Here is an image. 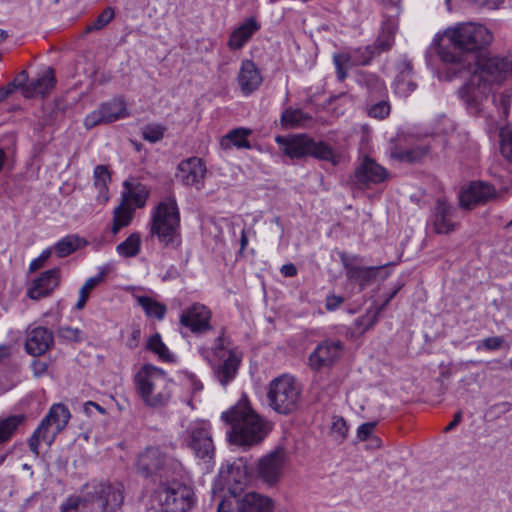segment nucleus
<instances>
[{
    "instance_id": "1",
    "label": "nucleus",
    "mask_w": 512,
    "mask_h": 512,
    "mask_svg": "<svg viewBox=\"0 0 512 512\" xmlns=\"http://www.w3.org/2000/svg\"><path fill=\"white\" fill-rule=\"evenodd\" d=\"M442 41L438 44L437 53L447 65V72L451 77L474 72L491 87L512 75V54L500 57L480 53V50L493 41L492 32L482 24H458L447 30Z\"/></svg>"
},
{
    "instance_id": "2",
    "label": "nucleus",
    "mask_w": 512,
    "mask_h": 512,
    "mask_svg": "<svg viewBox=\"0 0 512 512\" xmlns=\"http://www.w3.org/2000/svg\"><path fill=\"white\" fill-rule=\"evenodd\" d=\"M124 500L120 483L92 482L80 496L69 497L60 507L61 512H105L119 508Z\"/></svg>"
},
{
    "instance_id": "3",
    "label": "nucleus",
    "mask_w": 512,
    "mask_h": 512,
    "mask_svg": "<svg viewBox=\"0 0 512 512\" xmlns=\"http://www.w3.org/2000/svg\"><path fill=\"white\" fill-rule=\"evenodd\" d=\"M221 418L231 425L230 441L240 446L258 444L268 433L266 423L246 401H240L223 412Z\"/></svg>"
},
{
    "instance_id": "4",
    "label": "nucleus",
    "mask_w": 512,
    "mask_h": 512,
    "mask_svg": "<svg viewBox=\"0 0 512 512\" xmlns=\"http://www.w3.org/2000/svg\"><path fill=\"white\" fill-rule=\"evenodd\" d=\"M150 235L164 247L176 249L180 246V213L175 198L168 197L154 208Z\"/></svg>"
},
{
    "instance_id": "5",
    "label": "nucleus",
    "mask_w": 512,
    "mask_h": 512,
    "mask_svg": "<svg viewBox=\"0 0 512 512\" xmlns=\"http://www.w3.org/2000/svg\"><path fill=\"white\" fill-rule=\"evenodd\" d=\"M137 392L149 407L165 406L172 395V381L163 370L147 364L135 376Z\"/></svg>"
},
{
    "instance_id": "6",
    "label": "nucleus",
    "mask_w": 512,
    "mask_h": 512,
    "mask_svg": "<svg viewBox=\"0 0 512 512\" xmlns=\"http://www.w3.org/2000/svg\"><path fill=\"white\" fill-rule=\"evenodd\" d=\"M384 6L381 32L373 45L354 50V65H367L382 52L391 49L398 28L397 17L401 9L400 0H382Z\"/></svg>"
},
{
    "instance_id": "7",
    "label": "nucleus",
    "mask_w": 512,
    "mask_h": 512,
    "mask_svg": "<svg viewBox=\"0 0 512 512\" xmlns=\"http://www.w3.org/2000/svg\"><path fill=\"white\" fill-rule=\"evenodd\" d=\"M199 352L211 365L214 377L222 386L225 387L236 377L242 354L237 349L228 348L222 336L216 339L212 350L200 348Z\"/></svg>"
},
{
    "instance_id": "8",
    "label": "nucleus",
    "mask_w": 512,
    "mask_h": 512,
    "mask_svg": "<svg viewBox=\"0 0 512 512\" xmlns=\"http://www.w3.org/2000/svg\"><path fill=\"white\" fill-rule=\"evenodd\" d=\"M354 80L363 90L364 110L367 115L377 120L387 118L391 112V106L387 100L385 83L377 75L364 71L354 73Z\"/></svg>"
},
{
    "instance_id": "9",
    "label": "nucleus",
    "mask_w": 512,
    "mask_h": 512,
    "mask_svg": "<svg viewBox=\"0 0 512 512\" xmlns=\"http://www.w3.org/2000/svg\"><path fill=\"white\" fill-rule=\"evenodd\" d=\"M301 394L302 386L298 380L294 376L283 374L270 382L268 404L275 412L287 415L298 408Z\"/></svg>"
},
{
    "instance_id": "10",
    "label": "nucleus",
    "mask_w": 512,
    "mask_h": 512,
    "mask_svg": "<svg viewBox=\"0 0 512 512\" xmlns=\"http://www.w3.org/2000/svg\"><path fill=\"white\" fill-rule=\"evenodd\" d=\"M276 142L282 147L285 155L290 158H302L312 156L323 161H331L336 164V156L333 149L323 141L316 142L307 134H297L290 137L277 136Z\"/></svg>"
},
{
    "instance_id": "11",
    "label": "nucleus",
    "mask_w": 512,
    "mask_h": 512,
    "mask_svg": "<svg viewBox=\"0 0 512 512\" xmlns=\"http://www.w3.org/2000/svg\"><path fill=\"white\" fill-rule=\"evenodd\" d=\"M70 416V412L64 404L57 403L52 405L29 439L30 450L38 455L41 442L51 446L56 435L67 425Z\"/></svg>"
},
{
    "instance_id": "12",
    "label": "nucleus",
    "mask_w": 512,
    "mask_h": 512,
    "mask_svg": "<svg viewBox=\"0 0 512 512\" xmlns=\"http://www.w3.org/2000/svg\"><path fill=\"white\" fill-rule=\"evenodd\" d=\"M273 500L257 492H247L243 496H225L218 504L217 512H272Z\"/></svg>"
},
{
    "instance_id": "13",
    "label": "nucleus",
    "mask_w": 512,
    "mask_h": 512,
    "mask_svg": "<svg viewBox=\"0 0 512 512\" xmlns=\"http://www.w3.org/2000/svg\"><path fill=\"white\" fill-rule=\"evenodd\" d=\"M192 496L191 488L179 482L162 484L157 490L163 512H187L192 506Z\"/></svg>"
},
{
    "instance_id": "14",
    "label": "nucleus",
    "mask_w": 512,
    "mask_h": 512,
    "mask_svg": "<svg viewBox=\"0 0 512 512\" xmlns=\"http://www.w3.org/2000/svg\"><path fill=\"white\" fill-rule=\"evenodd\" d=\"M468 81L459 89V96L465 103L471 114H480L485 107L491 93V87L488 82L482 80L479 74L470 72Z\"/></svg>"
},
{
    "instance_id": "15",
    "label": "nucleus",
    "mask_w": 512,
    "mask_h": 512,
    "mask_svg": "<svg viewBox=\"0 0 512 512\" xmlns=\"http://www.w3.org/2000/svg\"><path fill=\"white\" fill-rule=\"evenodd\" d=\"M184 439L188 447L202 459H210L214 454V445L209 425L204 421H194L185 431Z\"/></svg>"
},
{
    "instance_id": "16",
    "label": "nucleus",
    "mask_w": 512,
    "mask_h": 512,
    "mask_svg": "<svg viewBox=\"0 0 512 512\" xmlns=\"http://www.w3.org/2000/svg\"><path fill=\"white\" fill-rule=\"evenodd\" d=\"M128 116L129 112L124 99L113 98L90 112L84 119V125L87 129H92L97 125L112 123Z\"/></svg>"
},
{
    "instance_id": "17",
    "label": "nucleus",
    "mask_w": 512,
    "mask_h": 512,
    "mask_svg": "<svg viewBox=\"0 0 512 512\" xmlns=\"http://www.w3.org/2000/svg\"><path fill=\"white\" fill-rule=\"evenodd\" d=\"M343 343L340 340L320 342L308 357V366L313 371L332 367L343 355Z\"/></svg>"
},
{
    "instance_id": "18",
    "label": "nucleus",
    "mask_w": 512,
    "mask_h": 512,
    "mask_svg": "<svg viewBox=\"0 0 512 512\" xmlns=\"http://www.w3.org/2000/svg\"><path fill=\"white\" fill-rule=\"evenodd\" d=\"M247 482L248 477L243 466L227 463L220 468L214 486L215 490H226L229 496H237Z\"/></svg>"
},
{
    "instance_id": "19",
    "label": "nucleus",
    "mask_w": 512,
    "mask_h": 512,
    "mask_svg": "<svg viewBox=\"0 0 512 512\" xmlns=\"http://www.w3.org/2000/svg\"><path fill=\"white\" fill-rule=\"evenodd\" d=\"M499 197L495 187L487 182H471L463 189L459 196L460 206L465 209H473L477 205L486 204Z\"/></svg>"
},
{
    "instance_id": "20",
    "label": "nucleus",
    "mask_w": 512,
    "mask_h": 512,
    "mask_svg": "<svg viewBox=\"0 0 512 512\" xmlns=\"http://www.w3.org/2000/svg\"><path fill=\"white\" fill-rule=\"evenodd\" d=\"M359 165L354 170V185L369 187L384 182L388 177L387 170L378 164L371 155L360 156Z\"/></svg>"
},
{
    "instance_id": "21",
    "label": "nucleus",
    "mask_w": 512,
    "mask_h": 512,
    "mask_svg": "<svg viewBox=\"0 0 512 512\" xmlns=\"http://www.w3.org/2000/svg\"><path fill=\"white\" fill-rule=\"evenodd\" d=\"M206 167L202 159L190 157L179 163L176 178L184 186H193L200 189L203 185Z\"/></svg>"
},
{
    "instance_id": "22",
    "label": "nucleus",
    "mask_w": 512,
    "mask_h": 512,
    "mask_svg": "<svg viewBox=\"0 0 512 512\" xmlns=\"http://www.w3.org/2000/svg\"><path fill=\"white\" fill-rule=\"evenodd\" d=\"M286 461V452L283 448H277L259 462L258 473L260 478L272 485L282 475V469Z\"/></svg>"
},
{
    "instance_id": "23",
    "label": "nucleus",
    "mask_w": 512,
    "mask_h": 512,
    "mask_svg": "<svg viewBox=\"0 0 512 512\" xmlns=\"http://www.w3.org/2000/svg\"><path fill=\"white\" fill-rule=\"evenodd\" d=\"M171 459L158 447L147 448L138 457L137 469L144 476L160 473Z\"/></svg>"
},
{
    "instance_id": "24",
    "label": "nucleus",
    "mask_w": 512,
    "mask_h": 512,
    "mask_svg": "<svg viewBox=\"0 0 512 512\" xmlns=\"http://www.w3.org/2000/svg\"><path fill=\"white\" fill-rule=\"evenodd\" d=\"M456 208L445 199H437L431 216L434 231L438 234H448L456 229L454 216Z\"/></svg>"
},
{
    "instance_id": "25",
    "label": "nucleus",
    "mask_w": 512,
    "mask_h": 512,
    "mask_svg": "<svg viewBox=\"0 0 512 512\" xmlns=\"http://www.w3.org/2000/svg\"><path fill=\"white\" fill-rule=\"evenodd\" d=\"M210 311L202 304L195 303L183 310L180 316V324L193 333H201L210 328Z\"/></svg>"
},
{
    "instance_id": "26",
    "label": "nucleus",
    "mask_w": 512,
    "mask_h": 512,
    "mask_svg": "<svg viewBox=\"0 0 512 512\" xmlns=\"http://www.w3.org/2000/svg\"><path fill=\"white\" fill-rule=\"evenodd\" d=\"M389 265H391L389 263ZM388 264L379 266L362 267L354 263V286L358 285L360 290L372 288L374 290L380 281L385 280L389 271L386 269Z\"/></svg>"
},
{
    "instance_id": "27",
    "label": "nucleus",
    "mask_w": 512,
    "mask_h": 512,
    "mask_svg": "<svg viewBox=\"0 0 512 512\" xmlns=\"http://www.w3.org/2000/svg\"><path fill=\"white\" fill-rule=\"evenodd\" d=\"M53 332L46 327L29 328L25 343L26 351L33 356L44 354L53 344Z\"/></svg>"
},
{
    "instance_id": "28",
    "label": "nucleus",
    "mask_w": 512,
    "mask_h": 512,
    "mask_svg": "<svg viewBox=\"0 0 512 512\" xmlns=\"http://www.w3.org/2000/svg\"><path fill=\"white\" fill-rule=\"evenodd\" d=\"M263 78L255 63L252 60H243L237 76V82L244 96L256 91Z\"/></svg>"
},
{
    "instance_id": "29",
    "label": "nucleus",
    "mask_w": 512,
    "mask_h": 512,
    "mask_svg": "<svg viewBox=\"0 0 512 512\" xmlns=\"http://www.w3.org/2000/svg\"><path fill=\"white\" fill-rule=\"evenodd\" d=\"M397 70L398 74L393 82L394 93L400 97H408L417 88L413 80L412 64L407 58H403L398 63Z\"/></svg>"
},
{
    "instance_id": "30",
    "label": "nucleus",
    "mask_w": 512,
    "mask_h": 512,
    "mask_svg": "<svg viewBox=\"0 0 512 512\" xmlns=\"http://www.w3.org/2000/svg\"><path fill=\"white\" fill-rule=\"evenodd\" d=\"M59 283V270L53 268L45 271L34 281V285L29 289L28 295L31 299L39 300L48 296Z\"/></svg>"
},
{
    "instance_id": "31",
    "label": "nucleus",
    "mask_w": 512,
    "mask_h": 512,
    "mask_svg": "<svg viewBox=\"0 0 512 512\" xmlns=\"http://www.w3.org/2000/svg\"><path fill=\"white\" fill-rule=\"evenodd\" d=\"M56 79L51 68L45 69L42 73L32 79L25 87V96H45L54 88Z\"/></svg>"
},
{
    "instance_id": "32",
    "label": "nucleus",
    "mask_w": 512,
    "mask_h": 512,
    "mask_svg": "<svg viewBox=\"0 0 512 512\" xmlns=\"http://www.w3.org/2000/svg\"><path fill=\"white\" fill-rule=\"evenodd\" d=\"M430 152V146L421 144L410 149H403L398 145L390 148V157L402 163H415L422 160Z\"/></svg>"
},
{
    "instance_id": "33",
    "label": "nucleus",
    "mask_w": 512,
    "mask_h": 512,
    "mask_svg": "<svg viewBox=\"0 0 512 512\" xmlns=\"http://www.w3.org/2000/svg\"><path fill=\"white\" fill-rule=\"evenodd\" d=\"M259 28L260 26L255 19H247L231 33L228 41V47L231 50L242 48Z\"/></svg>"
},
{
    "instance_id": "34",
    "label": "nucleus",
    "mask_w": 512,
    "mask_h": 512,
    "mask_svg": "<svg viewBox=\"0 0 512 512\" xmlns=\"http://www.w3.org/2000/svg\"><path fill=\"white\" fill-rule=\"evenodd\" d=\"M126 191L123 192V203L128 206H134L141 208L145 205L146 200L149 196V189L146 185L137 183L135 185L130 184L128 181L124 182Z\"/></svg>"
},
{
    "instance_id": "35",
    "label": "nucleus",
    "mask_w": 512,
    "mask_h": 512,
    "mask_svg": "<svg viewBox=\"0 0 512 512\" xmlns=\"http://www.w3.org/2000/svg\"><path fill=\"white\" fill-rule=\"evenodd\" d=\"M377 421L363 423L357 428V440L364 442V448L375 450L380 448L381 439L376 435Z\"/></svg>"
},
{
    "instance_id": "36",
    "label": "nucleus",
    "mask_w": 512,
    "mask_h": 512,
    "mask_svg": "<svg viewBox=\"0 0 512 512\" xmlns=\"http://www.w3.org/2000/svg\"><path fill=\"white\" fill-rule=\"evenodd\" d=\"M111 180L110 173L106 166L98 165L94 169V186L98 190L97 200L100 203H106L108 196V183Z\"/></svg>"
},
{
    "instance_id": "37",
    "label": "nucleus",
    "mask_w": 512,
    "mask_h": 512,
    "mask_svg": "<svg viewBox=\"0 0 512 512\" xmlns=\"http://www.w3.org/2000/svg\"><path fill=\"white\" fill-rule=\"evenodd\" d=\"M312 117L301 109L287 108L281 115V123L286 128L306 127Z\"/></svg>"
},
{
    "instance_id": "38",
    "label": "nucleus",
    "mask_w": 512,
    "mask_h": 512,
    "mask_svg": "<svg viewBox=\"0 0 512 512\" xmlns=\"http://www.w3.org/2000/svg\"><path fill=\"white\" fill-rule=\"evenodd\" d=\"M85 244L79 236L71 234L60 239L54 246V251L59 258L66 257Z\"/></svg>"
},
{
    "instance_id": "39",
    "label": "nucleus",
    "mask_w": 512,
    "mask_h": 512,
    "mask_svg": "<svg viewBox=\"0 0 512 512\" xmlns=\"http://www.w3.org/2000/svg\"><path fill=\"white\" fill-rule=\"evenodd\" d=\"M138 305L145 311L148 317L162 320L166 314V306L149 296H136Z\"/></svg>"
},
{
    "instance_id": "40",
    "label": "nucleus",
    "mask_w": 512,
    "mask_h": 512,
    "mask_svg": "<svg viewBox=\"0 0 512 512\" xmlns=\"http://www.w3.org/2000/svg\"><path fill=\"white\" fill-rule=\"evenodd\" d=\"M250 134V131L244 128L234 129L229 132L225 137L221 140V146L224 149H229L232 146L237 148H249V142L247 140V136Z\"/></svg>"
},
{
    "instance_id": "41",
    "label": "nucleus",
    "mask_w": 512,
    "mask_h": 512,
    "mask_svg": "<svg viewBox=\"0 0 512 512\" xmlns=\"http://www.w3.org/2000/svg\"><path fill=\"white\" fill-rule=\"evenodd\" d=\"M133 217V209L121 203L114 211L112 233L116 235L122 228L128 226Z\"/></svg>"
},
{
    "instance_id": "42",
    "label": "nucleus",
    "mask_w": 512,
    "mask_h": 512,
    "mask_svg": "<svg viewBox=\"0 0 512 512\" xmlns=\"http://www.w3.org/2000/svg\"><path fill=\"white\" fill-rule=\"evenodd\" d=\"M141 237L139 233H132L126 240L117 245L116 251L123 257H135L140 252Z\"/></svg>"
},
{
    "instance_id": "43",
    "label": "nucleus",
    "mask_w": 512,
    "mask_h": 512,
    "mask_svg": "<svg viewBox=\"0 0 512 512\" xmlns=\"http://www.w3.org/2000/svg\"><path fill=\"white\" fill-rule=\"evenodd\" d=\"M146 348L156 354L162 361L172 362L174 360L173 354L170 353L168 347L163 343L159 333H155L148 339Z\"/></svg>"
},
{
    "instance_id": "44",
    "label": "nucleus",
    "mask_w": 512,
    "mask_h": 512,
    "mask_svg": "<svg viewBox=\"0 0 512 512\" xmlns=\"http://www.w3.org/2000/svg\"><path fill=\"white\" fill-rule=\"evenodd\" d=\"M379 314V309L374 304H371L367 309L364 315L357 318L354 323V334H362L368 329H370L376 322L377 316Z\"/></svg>"
},
{
    "instance_id": "45",
    "label": "nucleus",
    "mask_w": 512,
    "mask_h": 512,
    "mask_svg": "<svg viewBox=\"0 0 512 512\" xmlns=\"http://www.w3.org/2000/svg\"><path fill=\"white\" fill-rule=\"evenodd\" d=\"M23 421L22 415H13L0 420V443L8 440Z\"/></svg>"
},
{
    "instance_id": "46",
    "label": "nucleus",
    "mask_w": 512,
    "mask_h": 512,
    "mask_svg": "<svg viewBox=\"0 0 512 512\" xmlns=\"http://www.w3.org/2000/svg\"><path fill=\"white\" fill-rule=\"evenodd\" d=\"M103 280V275L100 274L95 277H90L84 283V285L79 290L78 301L75 304V308L77 310H81L86 305V302L89 298L90 292Z\"/></svg>"
},
{
    "instance_id": "47",
    "label": "nucleus",
    "mask_w": 512,
    "mask_h": 512,
    "mask_svg": "<svg viewBox=\"0 0 512 512\" xmlns=\"http://www.w3.org/2000/svg\"><path fill=\"white\" fill-rule=\"evenodd\" d=\"M358 133L360 135L358 157L365 156V154L371 155L373 152V148L371 145V128L369 127V125L363 124L360 126Z\"/></svg>"
},
{
    "instance_id": "48",
    "label": "nucleus",
    "mask_w": 512,
    "mask_h": 512,
    "mask_svg": "<svg viewBox=\"0 0 512 512\" xmlns=\"http://www.w3.org/2000/svg\"><path fill=\"white\" fill-rule=\"evenodd\" d=\"M348 431H349V427H348L346 421L342 417H339V416L333 417L330 433H331V436L336 441H339V442L343 441L346 438Z\"/></svg>"
},
{
    "instance_id": "49",
    "label": "nucleus",
    "mask_w": 512,
    "mask_h": 512,
    "mask_svg": "<svg viewBox=\"0 0 512 512\" xmlns=\"http://www.w3.org/2000/svg\"><path fill=\"white\" fill-rule=\"evenodd\" d=\"M165 128L159 124H148L142 128V137L151 143L160 141L164 136Z\"/></svg>"
},
{
    "instance_id": "50",
    "label": "nucleus",
    "mask_w": 512,
    "mask_h": 512,
    "mask_svg": "<svg viewBox=\"0 0 512 512\" xmlns=\"http://www.w3.org/2000/svg\"><path fill=\"white\" fill-rule=\"evenodd\" d=\"M114 18L112 8L104 9L101 14L87 27V31L100 30L105 27Z\"/></svg>"
},
{
    "instance_id": "51",
    "label": "nucleus",
    "mask_w": 512,
    "mask_h": 512,
    "mask_svg": "<svg viewBox=\"0 0 512 512\" xmlns=\"http://www.w3.org/2000/svg\"><path fill=\"white\" fill-rule=\"evenodd\" d=\"M500 150L504 158L512 163V132L501 131Z\"/></svg>"
},
{
    "instance_id": "52",
    "label": "nucleus",
    "mask_w": 512,
    "mask_h": 512,
    "mask_svg": "<svg viewBox=\"0 0 512 512\" xmlns=\"http://www.w3.org/2000/svg\"><path fill=\"white\" fill-rule=\"evenodd\" d=\"M181 383L184 387L190 389L193 394L203 389L202 382L194 374L189 372L183 373Z\"/></svg>"
},
{
    "instance_id": "53",
    "label": "nucleus",
    "mask_w": 512,
    "mask_h": 512,
    "mask_svg": "<svg viewBox=\"0 0 512 512\" xmlns=\"http://www.w3.org/2000/svg\"><path fill=\"white\" fill-rule=\"evenodd\" d=\"M505 343V339L502 336L488 337L483 339L478 345L477 350L485 349L488 351L499 350Z\"/></svg>"
},
{
    "instance_id": "54",
    "label": "nucleus",
    "mask_w": 512,
    "mask_h": 512,
    "mask_svg": "<svg viewBox=\"0 0 512 512\" xmlns=\"http://www.w3.org/2000/svg\"><path fill=\"white\" fill-rule=\"evenodd\" d=\"M58 334L61 338L69 341H81L82 340V331L78 328H72L69 326L60 327L58 330Z\"/></svg>"
},
{
    "instance_id": "55",
    "label": "nucleus",
    "mask_w": 512,
    "mask_h": 512,
    "mask_svg": "<svg viewBox=\"0 0 512 512\" xmlns=\"http://www.w3.org/2000/svg\"><path fill=\"white\" fill-rule=\"evenodd\" d=\"M51 254H52L51 248H47L44 251H42V253L39 255L38 258L31 261L30 266H29L30 271H36V270L40 269L44 265L46 260L51 256Z\"/></svg>"
},
{
    "instance_id": "56",
    "label": "nucleus",
    "mask_w": 512,
    "mask_h": 512,
    "mask_svg": "<svg viewBox=\"0 0 512 512\" xmlns=\"http://www.w3.org/2000/svg\"><path fill=\"white\" fill-rule=\"evenodd\" d=\"M348 60V58L345 55L336 54L334 55V63L336 66V73L339 80H343L347 73L344 69V63Z\"/></svg>"
},
{
    "instance_id": "57",
    "label": "nucleus",
    "mask_w": 512,
    "mask_h": 512,
    "mask_svg": "<svg viewBox=\"0 0 512 512\" xmlns=\"http://www.w3.org/2000/svg\"><path fill=\"white\" fill-rule=\"evenodd\" d=\"M31 368L35 377H41L47 372L48 364L41 360H33Z\"/></svg>"
},
{
    "instance_id": "58",
    "label": "nucleus",
    "mask_w": 512,
    "mask_h": 512,
    "mask_svg": "<svg viewBox=\"0 0 512 512\" xmlns=\"http://www.w3.org/2000/svg\"><path fill=\"white\" fill-rule=\"evenodd\" d=\"M343 302V298L336 295H331L326 298V309L329 311H334L340 307Z\"/></svg>"
},
{
    "instance_id": "59",
    "label": "nucleus",
    "mask_w": 512,
    "mask_h": 512,
    "mask_svg": "<svg viewBox=\"0 0 512 512\" xmlns=\"http://www.w3.org/2000/svg\"><path fill=\"white\" fill-rule=\"evenodd\" d=\"M27 81H28L27 72L21 71L11 84L14 88H16V87L22 88L23 92L25 93V87L28 84Z\"/></svg>"
},
{
    "instance_id": "60",
    "label": "nucleus",
    "mask_w": 512,
    "mask_h": 512,
    "mask_svg": "<svg viewBox=\"0 0 512 512\" xmlns=\"http://www.w3.org/2000/svg\"><path fill=\"white\" fill-rule=\"evenodd\" d=\"M503 1L504 0H475L479 6L487 9H497Z\"/></svg>"
},
{
    "instance_id": "61",
    "label": "nucleus",
    "mask_w": 512,
    "mask_h": 512,
    "mask_svg": "<svg viewBox=\"0 0 512 512\" xmlns=\"http://www.w3.org/2000/svg\"><path fill=\"white\" fill-rule=\"evenodd\" d=\"M280 272L284 277H294L297 275V268L294 264L288 263L281 267Z\"/></svg>"
},
{
    "instance_id": "62",
    "label": "nucleus",
    "mask_w": 512,
    "mask_h": 512,
    "mask_svg": "<svg viewBox=\"0 0 512 512\" xmlns=\"http://www.w3.org/2000/svg\"><path fill=\"white\" fill-rule=\"evenodd\" d=\"M94 409L104 413V409L95 402L88 401L83 405V410L88 416L92 415Z\"/></svg>"
},
{
    "instance_id": "63",
    "label": "nucleus",
    "mask_w": 512,
    "mask_h": 512,
    "mask_svg": "<svg viewBox=\"0 0 512 512\" xmlns=\"http://www.w3.org/2000/svg\"><path fill=\"white\" fill-rule=\"evenodd\" d=\"M401 285H398L391 293L388 294V296L386 297V299L384 300V302L380 305V306H377V309H379V312L381 310H383L388 304L389 302L396 296V294L399 292V290L401 289Z\"/></svg>"
},
{
    "instance_id": "64",
    "label": "nucleus",
    "mask_w": 512,
    "mask_h": 512,
    "mask_svg": "<svg viewBox=\"0 0 512 512\" xmlns=\"http://www.w3.org/2000/svg\"><path fill=\"white\" fill-rule=\"evenodd\" d=\"M461 420H462V413H461V411H459L454 415L453 420L445 427V431L448 432V431L453 430L456 426L459 425Z\"/></svg>"
}]
</instances>
